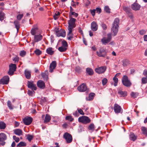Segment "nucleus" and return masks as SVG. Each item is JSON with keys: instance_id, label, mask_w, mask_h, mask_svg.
Returning <instances> with one entry per match:
<instances>
[{"instance_id": "54", "label": "nucleus", "mask_w": 147, "mask_h": 147, "mask_svg": "<svg viewBox=\"0 0 147 147\" xmlns=\"http://www.w3.org/2000/svg\"><path fill=\"white\" fill-rule=\"evenodd\" d=\"M13 139L15 140L16 142H18L20 141V139L18 137H16L15 136H13Z\"/></svg>"}, {"instance_id": "52", "label": "nucleus", "mask_w": 147, "mask_h": 147, "mask_svg": "<svg viewBox=\"0 0 147 147\" xmlns=\"http://www.w3.org/2000/svg\"><path fill=\"white\" fill-rule=\"evenodd\" d=\"M23 17L22 14H19L17 16V19L18 20H20Z\"/></svg>"}, {"instance_id": "14", "label": "nucleus", "mask_w": 147, "mask_h": 147, "mask_svg": "<svg viewBox=\"0 0 147 147\" xmlns=\"http://www.w3.org/2000/svg\"><path fill=\"white\" fill-rule=\"evenodd\" d=\"M87 87L85 84L83 83L78 87V90L81 92L85 91L87 89Z\"/></svg>"}, {"instance_id": "59", "label": "nucleus", "mask_w": 147, "mask_h": 147, "mask_svg": "<svg viewBox=\"0 0 147 147\" xmlns=\"http://www.w3.org/2000/svg\"><path fill=\"white\" fill-rule=\"evenodd\" d=\"M78 113H80V114L82 115H84V113L83 111L81 109H78Z\"/></svg>"}, {"instance_id": "4", "label": "nucleus", "mask_w": 147, "mask_h": 147, "mask_svg": "<svg viewBox=\"0 0 147 147\" xmlns=\"http://www.w3.org/2000/svg\"><path fill=\"white\" fill-rule=\"evenodd\" d=\"M16 65L15 64L11 63L9 65V70L7 74L10 76L13 74L14 72L16 69Z\"/></svg>"}, {"instance_id": "7", "label": "nucleus", "mask_w": 147, "mask_h": 147, "mask_svg": "<svg viewBox=\"0 0 147 147\" xmlns=\"http://www.w3.org/2000/svg\"><path fill=\"white\" fill-rule=\"evenodd\" d=\"M111 38V34L109 33L107 34V38L104 37L102 38L101 40V41L103 44L106 45L110 41Z\"/></svg>"}, {"instance_id": "3", "label": "nucleus", "mask_w": 147, "mask_h": 147, "mask_svg": "<svg viewBox=\"0 0 147 147\" xmlns=\"http://www.w3.org/2000/svg\"><path fill=\"white\" fill-rule=\"evenodd\" d=\"M122 82L123 85L127 87H130L131 85V83L126 75L124 76L122 79Z\"/></svg>"}, {"instance_id": "39", "label": "nucleus", "mask_w": 147, "mask_h": 147, "mask_svg": "<svg viewBox=\"0 0 147 147\" xmlns=\"http://www.w3.org/2000/svg\"><path fill=\"white\" fill-rule=\"evenodd\" d=\"M71 32L70 34H69V31L68 32L67 38L69 40H71L73 38V34Z\"/></svg>"}, {"instance_id": "47", "label": "nucleus", "mask_w": 147, "mask_h": 147, "mask_svg": "<svg viewBox=\"0 0 147 147\" xmlns=\"http://www.w3.org/2000/svg\"><path fill=\"white\" fill-rule=\"evenodd\" d=\"M26 143L23 142H20L17 145V146H19V145H21L22 146H26Z\"/></svg>"}, {"instance_id": "50", "label": "nucleus", "mask_w": 147, "mask_h": 147, "mask_svg": "<svg viewBox=\"0 0 147 147\" xmlns=\"http://www.w3.org/2000/svg\"><path fill=\"white\" fill-rule=\"evenodd\" d=\"M107 80L106 78H103L102 80V83L103 85H105L107 83Z\"/></svg>"}, {"instance_id": "53", "label": "nucleus", "mask_w": 147, "mask_h": 147, "mask_svg": "<svg viewBox=\"0 0 147 147\" xmlns=\"http://www.w3.org/2000/svg\"><path fill=\"white\" fill-rule=\"evenodd\" d=\"M26 54V52L24 51H21L20 53V55L22 57H23L25 56Z\"/></svg>"}, {"instance_id": "57", "label": "nucleus", "mask_w": 147, "mask_h": 147, "mask_svg": "<svg viewBox=\"0 0 147 147\" xmlns=\"http://www.w3.org/2000/svg\"><path fill=\"white\" fill-rule=\"evenodd\" d=\"M95 9L96 13H98L99 14L101 12V9L100 8L97 7Z\"/></svg>"}, {"instance_id": "41", "label": "nucleus", "mask_w": 147, "mask_h": 147, "mask_svg": "<svg viewBox=\"0 0 147 147\" xmlns=\"http://www.w3.org/2000/svg\"><path fill=\"white\" fill-rule=\"evenodd\" d=\"M60 15V13L59 12H57L55 13V14L53 16V18L55 20L57 19Z\"/></svg>"}, {"instance_id": "42", "label": "nucleus", "mask_w": 147, "mask_h": 147, "mask_svg": "<svg viewBox=\"0 0 147 147\" xmlns=\"http://www.w3.org/2000/svg\"><path fill=\"white\" fill-rule=\"evenodd\" d=\"M34 52L37 55H40L42 53V51L39 49H36L34 51Z\"/></svg>"}, {"instance_id": "24", "label": "nucleus", "mask_w": 147, "mask_h": 147, "mask_svg": "<svg viewBox=\"0 0 147 147\" xmlns=\"http://www.w3.org/2000/svg\"><path fill=\"white\" fill-rule=\"evenodd\" d=\"M118 94L121 97H125L127 96V93L126 91H122L121 90L118 92Z\"/></svg>"}, {"instance_id": "61", "label": "nucleus", "mask_w": 147, "mask_h": 147, "mask_svg": "<svg viewBox=\"0 0 147 147\" xmlns=\"http://www.w3.org/2000/svg\"><path fill=\"white\" fill-rule=\"evenodd\" d=\"M76 72L79 73L81 71V70L80 67H76Z\"/></svg>"}, {"instance_id": "55", "label": "nucleus", "mask_w": 147, "mask_h": 147, "mask_svg": "<svg viewBox=\"0 0 147 147\" xmlns=\"http://www.w3.org/2000/svg\"><path fill=\"white\" fill-rule=\"evenodd\" d=\"M34 90H32V91H31L30 90H28L27 92L29 96H32L33 93H34L35 92Z\"/></svg>"}, {"instance_id": "45", "label": "nucleus", "mask_w": 147, "mask_h": 147, "mask_svg": "<svg viewBox=\"0 0 147 147\" xmlns=\"http://www.w3.org/2000/svg\"><path fill=\"white\" fill-rule=\"evenodd\" d=\"M65 119L68 120L70 121L71 122L74 120V118L71 116H68L66 117Z\"/></svg>"}, {"instance_id": "32", "label": "nucleus", "mask_w": 147, "mask_h": 147, "mask_svg": "<svg viewBox=\"0 0 147 147\" xmlns=\"http://www.w3.org/2000/svg\"><path fill=\"white\" fill-rule=\"evenodd\" d=\"M7 104L8 107L10 110H12L13 109V106L12 105L11 102L9 100L7 102Z\"/></svg>"}, {"instance_id": "6", "label": "nucleus", "mask_w": 147, "mask_h": 147, "mask_svg": "<svg viewBox=\"0 0 147 147\" xmlns=\"http://www.w3.org/2000/svg\"><path fill=\"white\" fill-rule=\"evenodd\" d=\"M42 32L41 30L38 28L36 25H34L31 31V33L32 35H36L37 33L41 34Z\"/></svg>"}, {"instance_id": "23", "label": "nucleus", "mask_w": 147, "mask_h": 147, "mask_svg": "<svg viewBox=\"0 0 147 147\" xmlns=\"http://www.w3.org/2000/svg\"><path fill=\"white\" fill-rule=\"evenodd\" d=\"M14 24L15 27L17 29V32H18L19 29L20 28V24L19 22L17 20H16L14 22Z\"/></svg>"}, {"instance_id": "29", "label": "nucleus", "mask_w": 147, "mask_h": 147, "mask_svg": "<svg viewBox=\"0 0 147 147\" xmlns=\"http://www.w3.org/2000/svg\"><path fill=\"white\" fill-rule=\"evenodd\" d=\"M86 71L87 73L89 75L91 76L93 74L94 72L92 69L90 68H87L86 69Z\"/></svg>"}, {"instance_id": "28", "label": "nucleus", "mask_w": 147, "mask_h": 147, "mask_svg": "<svg viewBox=\"0 0 147 147\" xmlns=\"http://www.w3.org/2000/svg\"><path fill=\"white\" fill-rule=\"evenodd\" d=\"M123 10L126 12V13L129 12L131 11V9L129 7L126 6H123Z\"/></svg>"}, {"instance_id": "56", "label": "nucleus", "mask_w": 147, "mask_h": 147, "mask_svg": "<svg viewBox=\"0 0 147 147\" xmlns=\"http://www.w3.org/2000/svg\"><path fill=\"white\" fill-rule=\"evenodd\" d=\"M62 46L66 47L67 46V42L65 41H63L62 42Z\"/></svg>"}, {"instance_id": "44", "label": "nucleus", "mask_w": 147, "mask_h": 147, "mask_svg": "<svg viewBox=\"0 0 147 147\" xmlns=\"http://www.w3.org/2000/svg\"><path fill=\"white\" fill-rule=\"evenodd\" d=\"M33 136L30 134H28L27 135V139L30 142L33 139Z\"/></svg>"}, {"instance_id": "8", "label": "nucleus", "mask_w": 147, "mask_h": 147, "mask_svg": "<svg viewBox=\"0 0 147 147\" xmlns=\"http://www.w3.org/2000/svg\"><path fill=\"white\" fill-rule=\"evenodd\" d=\"M96 53L98 56L104 57L106 56L107 52L105 49L101 48L100 49L99 51H96Z\"/></svg>"}, {"instance_id": "2", "label": "nucleus", "mask_w": 147, "mask_h": 147, "mask_svg": "<svg viewBox=\"0 0 147 147\" xmlns=\"http://www.w3.org/2000/svg\"><path fill=\"white\" fill-rule=\"evenodd\" d=\"M76 19L73 18H71L68 21V30L69 31V34L72 32V29L75 27V22Z\"/></svg>"}, {"instance_id": "13", "label": "nucleus", "mask_w": 147, "mask_h": 147, "mask_svg": "<svg viewBox=\"0 0 147 147\" xmlns=\"http://www.w3.org/2000/svg\"><path fill=\"white\" fill-rule=\"evenodd\" d=\"M57 66V63L55 61H53L50 64L49 67V71L52 73L53 72V70Z\"/></svg>"}, {"instance_id": "46", "label": "nucleus", "mask_w": 147, "mask_h": 147, "mask_svg": "<svg viewBox=\"0 0 147 147\" xmlns=\"http://www.w3.org/2000/svg\"><path fill=\"white\" fill-rule=\"evenodd\" d=\"M142 83L143 84L147 83V78L146 77L142 78Z\"/></svg>"}, {"instance_id": "48", "label": "nucleus", "mask_w": 147, "mask_h": 147, "mask_svg": "<svg viewBox=\"0 0 147 147\" xmlns=\"http://www.w3.org/2000/svg\"><path fill=\"white\" fill-rule=\"evenodd\" d=\"M104 9L105 11L107 13H110V9L108 6H105L104 7Z\"/></svg>"}, {"instance_id": "27", "label": "nucleus", "mask_w": 147, "mask_h": 147, "mask_svg": "<svg viewBox=\"0 0 147 147\" xmlns=\"http://www.w3.org/2000/svg\"><path fill=\"white\" fill-rule=\"evenodd\" d=\"M46 52L50 55H53L54 53V51L52 50V48L51 47L48 48L46 50Z\"/></svg>"}, {"instance_id": "17", "label": "nucleus", "mask_w": 147, "mask_h": 147, "mask_svg": "<svg viewBox=\"0 0 147 147\" xmlns=\"http://www.w3.org/2000/svg\"><path fill=\"white\" fill-rule=\"evenodd\" d=\"M141 7L140 5L137 3L135 2L131 6V9L137 11L140 9Z\"/></svg>"}, {"instance_id": "5", "label": "nucleus", "mask_w": 147, "mask_h": 147, "mask_svg": "<svg viewBox=\"0 0 147 147\" xmlns=\"http://www.w3.org/2000/svg\"><path fill=\"white\" fill-rule=\"evenodd\" d=\"M78 120L79 122L85 124L89 123L91 121V120L88 117L85 116H83L79 117L78 118Z\"/></svg>"}, {"instance_id": "49", "label": "nucleus", "mask_w": 147, "mask_h": 147, "mask_svg": "<svg viewBox=\"0 0 147 147\" xmlns=\"http://www.w3.org/2000/svg\"><path fill=\"white\" fill-rule=\"evenodd\" d=\"M127 14L128 16L131 19H132L133 18V15L131 12V11H130Z\"/></svg>"}, {"instance_id": "38", "label": "nucleus", "mask_w": 147, "mask_h": 147, "mask_svg": "<svg viewBox=\"0 0 147 147\" xmlns=\"http://www.w3.org/2000/svg\"><path fill=\"white\" fill-rule=\"evenodd\" d=\"M138 95V93L137 92H131V96L133 98H135Z\"/></svg>"}, {"instance_id": "62", "label": "nucleus", "mask_w": 147, "mask_h": 147, "mask_svg": "<svg viewBox=\"0 0 147 147\" xmlns=\"http://www.w3.org/2000/svg\"><path fill=\"white\" fill-rule=\"evenodd\" d=\"M68 126V124L66 123H65L62 125L63 127L65 129H66L67 127Z\"/></svg>"}, {"instance_id": "10", "label": "nucleus", "mask_w": 147, "mask_h": 147, "mask_svg": "<svg viewBox=\"0 0 147 147\" xmlns=\"http://www.w3.org/2000/svg\"><path fill=\"white\" fill-rule=\"evenodd\" d=\"M63 137L65 139L67 143H70L72 140L71 135L67 132H66L63 135Z\"/></svg>"}, {"instance_id": "51", "label": "nucleus", "mask_w": 147, "mask_h": 147, "mask_svg": "<svg viewBox=\"0 0 147 147\" xmlns=\"http://www.w3.org/2000/svg\"><path fill=\"white\" fill-rule=\"evenodd\" d=\"M59 34H60L59 35H57L58 36H61L64 37L65 36V35H66L65 32V31L59 32Z\"/></svg>"}, {"instance_id": "40", "label": "nucleus", "mask_w": 147, "mask_h": 147, "mask_svg": "<svg viewBox=\"0 0 147 147\" xmlns=\"http://www.w3.org/2000/svg\"><path fill=\"white\" fill-rule=\"evenodd\" d=\"M113 80L115 82L114 84V86H116L117 85V83L118 81V79L117 77H114L113 78Z\"/></svg>"}, {"instance_id": "1", "label": "nucleus", "mask_w": 147, "mask_h": 147, "mask_svg": "<svg viewBox=\"0 0 147 147\" xmlns=\"http://www.w3.org/2000/svg\"><path fill=\"white\" fill-rule=\"evenodd\" d=\"M119 23V19L118 18H116L114 20L111 28V31L113 36H116L118 31V27Z\"/></svg>"}, {"instance_id": "34", "label": "nucleus", "mask_w": 147, "mask_h": 147, "mask_svg": "<svg viewBox=\"0 0 147 147\" xmlns=\"http://www.w3.org/2000/svg\"><path fill=\"white\" fill-rule=\"evenodd\" d=\"M141 129L143 133L146 135H147V128L144 127H141Z\"/></svg>"}, {"instance_id": "63", "label": "nucleus", "mask_w": 147, "mask_h": 147, "mask_svg": "<svg viewBox=\"0 0 147 147\" xmlns=\"http://www.w3.org/2000/svg\"><path fill=\"white\" fill-rule=\"evenodd\" d=\"M101 26L103 29L104 30H106L107 28L106 25L104 23L102 24Z\"/></svg>"}, {"instance_id": "25", "label": "nucleus", "mask_w": 147, "mask_h": 147, "mask_svg": "<svg viewBox=\"0 0 147 147\" xmlns=\"http://www.w3.org/2000/svg\"><path fill=\"white\" fill-rule=\"evenodd\" d=\"M14 134L19 136L22 135V132L21 130L19 129H16L14 130Z\"/></svg>"}, {"instance_id": "11", "label": "nucleus", "mask_w": 147, "mask_h": 147, "mask_svg": "<svg viewBox=\"0 0 147 147\" xmlns=\"http://www.w3.org/2000/svg\"><path fill=\"white\" fill-rule=\"evenodd\" d=\"M107 67L105 66H102L96 68L95 71L96 72L99 74H101L104 73Z\"/></svg>"}, {"instance_id": "35", "label": "nucleus", "mask_w": 147, "mask_h": 147, "mask_svg": "<svg viewBox=\"0 0 147 147\" xmlns=\"http://www.w3.org/2000/svg\"><path fill=\"white\" fill-rule=\"evenodd\" d=\"M41 76L43 79L46 80H47L48 79V75L46 74L45 73H41Z\"/></svg>"}, {"instance_id": "33", "label": "nucleus", "mask_w": 147, "mask_h": 147, "mask_svg": "<svg viewBox=\"0 0 147 147\" xmlns=\"http://www.w3.org/2000/svg\"><path fill=\"white\" fill-rule=\"evenodd\" d=\"M95 95V94L94 93L91 92L89 94L88 97L89 99L88 100H92Z\"/></svg>"}, {"instance_id": "26", "label": "nucleus", "mask_w": 147, "mask_h": 147, "mask_svg": "<svg viewBox=\"0 0 147 147\" xmlns=\"http://www.w3.org/2000/svg\"><path fill=\"white\" fill-rule=\"evenodd\" d=\"M122 65L124 67H125L128 65L129 64V61L127 59H124L122 61Z\"/></svg>"}, {"instance_id": "21", "label": "nucleus", "mask_w": 147, "mask_h": 147, "mask_svg": "<svg viewBox=\"0 0 147 147\" xmlns=\"http://www.w3.org/2000/svg\"><path fill=\"white\" fill-rule=\"evenodd\" d=\"M24 74L26 78L28 79H29L31 78V72L27 70H26L24 71Z\"/></svg>"}, {"instance_id": "60", "label": "nucleus", "mask_w": 147, "mask_h": 147, "mask_svg": "<svg viewBox=\"0 0 147 147\" xmlns=\"http://www.w3.org/2000/svg\"><path fill=\"white\" fill-rule=\"evenodd\" d=\"M146 31L145 30H142L140 31L139 33L140 34L142 35L145 34L146 33Z\"/></svg>"}, {"instance_id": "9", "label": "nucleus", "mask_w": 147, "mask_h": 147, "mask_svg": "<svg viewBox=\"0 0 147 147\" xmlns=\"http://www.w3.org/2000/svg\"><path fill=\"white\" fill-rule=\"evenodd\" d=\"M9 78L8 76H5L0 80V84H7L9 81Z\"/></svg>"}, {"instance_id": "36", "label": "nucleus", "mask_w": 147, "mask_h": 147, "mask_svg": "<svg viewBox=\"0 0 147 147\" xmlns=\"http://www.w3.org/2000/svg\"><path fill=\"white\" fill-rule=\"evenodd\" d=\"M6 124L2 121H0V129H4L6 127Z\"/></svg>"}, {"instance_id": "15", "label": "nucleus", "mask_w": 147, "mask_h": 147, "mask_svg": "<svg viewBox=\"0 0 147 147\" xmlns=\"http://www.w3.org/2000/svg\"><path fill=\"white\" fill-rule=\"evenodd\" d=\"M32 119L31 117L25 118L23 119V122L24 124L26 125H30L32 122Z\"/></svg>"}, {"instance_id": "30", "label": "nucleus", "mask_w": 147, "mask_h": 147, "mask_svg": "<svg viewBox=\"0 0 147 147\" xmlns=\"http://www.w3.org/2000/svg\"><path fill=\"white\" fill-rule=\"evenodd\" d=\"M129 138L130 139L133 141H134L136 139V136L133 133H131L130 134L129 136Z\"/></svg>"}, {"instance_id": "19", "label": "nucleus", "mask_w": 147, "mask_h": 147, "mask_svg": "<svg viewBox=\"0 0 147 147\" xmlns=\"http://www.w3.org/2000/svg\"><path fill=\"white\" fill-rule=\"evenodd\" d=\"M98 24L95 21H93L91 23V28L93 31H96L98 29Z\"/></svg>"}, {"instance_id": "31", "label": "nucleus", "mask_w": 147, "mask_h": 147, "mask_svg": "<svg viewBox=\"0 0 147 147\" xmlns=\"http://www.w3.org/2000/svg\"><path fill=\"white\" fill-rule=\"evenodd\" d=\"M88 129L89 130L93 131L95 129L94 125V124L91 123L88 127Z\"/></svg>"}, {"instance_id": "22", "label": "nucleus", "mask_w": 147, "mask_h": 147, "mask_svg": "<svg viewBox=\"0 0 147 147\" xmlns=\"http://www.w3.org/2000/svg\"><path fill=\"white\" fill-rule=\"evenodd\" d=\"M51 119V117L48 114H46L44 120V123H47L50 121Z\"/></svg>"}, {"instance_id": "16", "label": "nucleus", "mask_w": 147, "mask_h": 147, "mask_svg": "<svg viewBox=\"0 0 147 147\" xmlns=\"http://www.w3.org/2000/svg\"><path fill=\"white\" fill-rule=\"evenodd\" d=\"M114 109L115 113H120L121 110V107L118 104L115 103L114 107Z\"/></svg>"}, {"instance_id": "43", "label": "nucleus", "mask_w": 147, "mask_h": 147, "mask_svg": "<svg viewBox=\"0 0 147 147\" xmlns=\"http://www.w3.org/2000/svg\"><path fill=\"white\" fill-rule=\"evenodd\" d=\"M4 13L2 11H0V20L2 21L4 19Z\"/></svg>"}, {"instance_id": "18", "label": "nucleus", "mask_w": 147, "mask_h": 147, "mask_svg": "<svg viewBox=\"0 0 147 147\" xmlns=\"http://www.w3.org/2000/svg\"><path fill=\"white\" fill-rule=\"evenodd\" d=\"M37 86L40 89H44L45 87L44 82L42 80H38L37 83Z\"/></svg>"}, {"instance_id": "37", "label": "nucleus", "mask_w": 147, "mask_h": 147, "mask_svg": "<svg viewBox=\"0 0 147 147\" xmlns=\"http://www.w3.org/2000/svg\"><path fill=\"white\" fill-rule=\"evenodd\" d=\"M67 48L66 47L61 46L59 47L58 49L59 51L61 52H64L66 50Z\"/></svg>"}, {"instance_id": "64", "label": "nucleus", "mask_w": 147, "mask_h": 147, "mask_svg": "<svg viewBox=\"0 0 147 147\" xmlns=\"http://www.w3.org/2000/svg\"><path fill=\"white\" fill-rule=\"evenodd\" d=\"M71 15H74L75 17H77L78 16V14L74 12H72V13H71Z\"/></svg>"}, {"instance_id": "58", "label": "nucleus", "mask_w": 147, "mask_h": 147, "mask_svg": "<svg viewBox=\"0 0 147 147\" xmlns=\"http://www.w3.org/2000/svg\"><path fill=\"white\" fill-rule=\"evenodd\" d=\"M90 11L92 16H94L95 14V9H94L93 10H90Z\"/></svg>"}, {"instance_id": "20", "label": "nucleus", "mask_w": 147, "mask_h": 147, "mask_svg": "<svg viewBox=\"0 0 147 147\" xmlns=\"http://www.w3.org/2000/svg\"><path fill=\"white\" fill-rule=\"evenodd\" d=\"M34 35V40L35 42H38L42 39L43 36L40 34H39L38 35Z\"/></svg>"}, {"instance_id": "12", "label": "nucleus", "mask_w": 147, "mask_h": 147, "mask_svg": "<svg viewBox=\"0 0 147 147\" xmlns=\"http://www.w3.org/2000/svg\"><path fill=\"white\" fill-rule=\"evenodd\" d=\"M27 85L28 87L31 88L32 90H35L37 89L36 85L34 84L33 82L28 81Z\"/></svg>"}]
</instances>
